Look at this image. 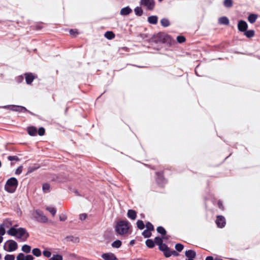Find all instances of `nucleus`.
I'll return each mask as SVG.
<instances>
[{"mask_svg":"<svg viewBox=\"0 0 260 260\" xmlns=\"http://www.w3.org/2000/svg\"><path fill=\"white\" fill-rule=\"evenodd\" d=\"M130 226V223L127 220H120L116 223L115 231L119 235H123L127 233Z\"/></svg>","mask_w":260,"mask_h":260,"instance_id":"obj_1","label":"nucleus"},{"mask_svg":"<svg viewBox=\"0 0 260 260\" xmlns=\"http://www.w3.org/2000/svg\"><path fill=\"white\" fill-rule=\"evenodd\" d=\"M152 42L155 43H169L171 41V38L164 32H158L154 35L151 38Z\"/></svg>","mask_w":260,"mask_h":260,"instance_id":"obj_2","label":"nucleus"},{"mask_svg":"<svg viewBox=\"0 0 260 260\" xmlns=\"http://www.w3.org/2000/svg\"><path fill=\"white\" fill-rule=\"evenodd\" d=\"M18 184V182L16 178L12 177L7 181L5 186V190L8 192L13 193L16 190Z\"/></svg>","mask_w":260,"mask_h":260,"instance_id":"obj_3","label":"nucleus"},{"mask_svg":"<svg viewBox=\"0 0 260 260\" xmlns=\"http://www.w3.org/2000/svg\"><path fill=\"white\" fill-rule=\"evenodd\" d=\"M27 132L31 136H36L37 134L40 136H44L45 134V129L44 127H41L37 131L36 127L30 126L27 127Z\"/></svg>","mask_w":260,"mask_h":260,"instance_id":"obj_4","label":"nucleus"},{"mask_svg":"<svg viewBox=\"0 0 260 260\" xmlns=\"http://www.w3.org/2000/svg\"><path fill=\"white\" fill-rule=\"evenodd\" d=\"M155 175L156 176L155 180L158 185L163 186L167 183V181L164 176V171L156 172Z\"/></svg>","mask_w":260,"mask_h":260,"instance_id":"obj_5","label":"nucleus"},{"mask_svg":"<svg viewBox=\"0 0 260 260\" xmlns=\"http://www.w3.org/2000/svg\"><path fill=\"white\" fill-rule=\"evenodd\" d=\"M140 4L146 7L147 10L151 11L154 9L155 2L154 0H141Z\"/></svg>","mask_w":260,"mask_h":260,"instance_id":"obj_6","label":"nucleus"},{"mask_svg":"<svg viewBox=\"0 0 260 260\" xmlns=\"http://www.w3.org/2000/svg\"><path fill=\"white\" fill-rule=\"evenodd\" d=\"M215 223L219 228H223L226 224L225 218L223 216L218 215L216 216Z\"/></svg>","mask_w":260,"mask_h":260,"instance_id":"obj_7","label":"nucleus"},{"mask_svg":"<svg viewBox=\"0 0 260 260\" xmlns=\"http://www.w3.org/2000/svg\"><path fill=\"white\" fill-rule=\"evenodd\" d=\"M17 234L18 235H17L16 236L18 238H21L22 237H24V241H25L29 237V234L28 233V232L24 228H20L18 229Z\"/></svg>","mask_w":260,"mask_h":260,"instance_id":"obj_8","label":"nucleus"},{"mask_svg":"<svg viewBox=\"0 0 260 260\" xmlns=\"http://www.w3.org/2000/svg\"><path fill=\"white\" fill-rule=\"evenodd\" d=\"M8 108L12 111H18L20 112H28V110L26 109L24 107L19 106H9Z\"/></svg>","mask_w":260,"mask_h":260,"instance_id":"obj_9","label":"nucleus"},{"mask_svg":"<svg viewBox=\"0 0 260 260\" xmlns=\"http://www.w3.org/2000/svg\"><path fill=\"white\" fill-rule=\"evenodd\" d=\"M248 28V24L246 21L240 20L238 23V29L240 31L245 32Z\"/></svg>","mask_w":260,"mask_h":260,"instance_id":"obj_10","label":"nucleus"},{"mask_svg":"<svg viewBox=\"0 0 260 260\" xmlns=\"http://www.w3.org/2000/svg\"><path fill=\"white\" fill-rule=\"evenodd\" d=\"M160 251L163 252L165 257L168 258L171 256L172 250L166 244L159 249Z\"/></svg>","mask_w":260,"mask_h":260,"instance_id":"obj_11","label":"nucleus"},{"mask_svg":"<svg viewBox=\"0 0 260 260\" xmlns=\"http://www.w3.org/2000/svg\"><path fill=\"white\" fill-rule=\"evenodd\" d=\"M8 242V249L7 251L11 252L16 250L18 248V244L14 240H9Z\"/></svg>","mask_w":260,"mask_h":260,"instance_id":"obj_12","label":"nucleus"},{"mask_svg":"<svg viewBox=\"0 0 260 260\" xmlns=\"http://www.w3.org/2000/svg\"><path fill=\"white\" fill-rule=\"evenodd\" d=\"M36 213L37 215L40 218V219L38 220V221L43 223H46L48 221L47 217L44 215L43 212L39 210H36Z\"/></svg>","mask_w":260,"mask_h":260,"instance_id":"obj_13","label":"nucleus"},{"mask_svg":"<svg viewBox=\"0 0 260 260\" xmlns=\"http://www.w3.org/2000/svg\"><path fill=\"white\" fill-rule=\"evenodd\" d=\"M102 257L104 260H117L115 255L111 252L103 253L102 255Z\"/></svg>","mask_w":260,"mask_h":260,"instance_id":"obj_14","label":"nucleus"},{"mask_svg":"<svg viewBox=\"0 0 260 260\" xmlns=\"http://www.w3.org/2000/svg\"><path fill=\"white\" fill-rule=\"evenodd\" d=\"M154 244H156L158 246V249L159 250L162 248L164 245H166V244L163 243V240L162 238H160L159 237H156L154 238Z\"/></svg>","mask_w":260,"mask_h":260,"instance_id":"obj_15","label":"nucleus"},{"mask_svg":"<svg viewBox=\"0 0 260 260\" xmlns=\"http://www.w3.org/2000/svg\"><path fill=\"white\" fill-rule=\"evenodd\" d=\"M24 75L26 83L30 84L34 81L35 76L32 73H25Z\"/></svg>","mask_w":260,"mask_h":260,"instance_id":"obj_16","label":"nucleus"},{"mask_svg":"<svg viewBox=\"0 0 260 260\" xmlns=\"http://www.w3.org/2000/svg\"><path fill=\"white\" fill-rule=\"evenodd\" d=\"M127 215L131 219L135 220L137 217V212L134 210L129 209L127 211Z\"/></svg>","mask_w":260,"mask_h":260,"instance_id":"obj_17","label":"nucleus"},{"mask_svg":"<svg viewBox=\"0 0 260 260\" xmlns=\"http://www.w3.org/2000/svg\"><path fill=\"white\" fill-rule=\"evenodd\" d=\"M132 10L129 7H126L121 9L120 14L121 15L126 16L132 13Z\"/></svg>","mask_w":260,"mask_h":260,"instance_id":"obj_18","label":"nucleus"},{"mask_svg":"<svg viewBox=\"0 0 260 260\" xmlns=\"http://www.w3.org/2000/svg\"><path fill=\"white\" fill-rule=\"evenodd\" d=\"M185 254L188 258H194L196 257V253L192 250H186Z\"/></svg>","mask_w":260,"mask_h":260,"instance_id":"obj_19","label":"nucleus"},{"mask_svg":"<svg viewBox=\"0 0 260 260\" xmlns=\"http://www.w3.org/2000/svg\"><path fill=\"white\" fill-rule=\"evenodd\" d=\"M258 17L257 15L255 14H250L248 17V20L250 23H254Z\"/></svg>","mask_w":260,"mask_h":260,"instance_id":"obj_20","label":"nucleus"},{"mask_svg":"<svg viewBox=\"0 0 260 260\" xmlns=\"http://www.w3.org/2000/svg\"><path fill=\"white\" fill-rule=\"evenodd\" d=\"M158 17L156 16H151L148 17V21L149 23L156 24L157 23Z\"/></svg>","mask_w":260,"mask_h":260,"instance_id":"obj_21","label":"nucleus"},{"mask_svg":"<svg viewBox=\"0 0 260 260\" xmlns=\"http://www.w3.org/2000/svg\"><path fill=\"white\" fill-rule=\"evenodd\" d=\"M229 22V20L226 17H222L218 19V23L220 24L228 25Z\"/></svg>","mask_w":260,"mask_h":260,"instance_id":"obj_22","label":"nucleus"},{"mask_svg":"<svg viewBox=\"0 0 260 260\" xmlns=\"http://www.w3.org/2000/svg\"><path fill=\"white\" fill-rule=\"evenodd\" d=\"M18 233V229H16L13 227L11 228L8 231L7 233L9 235L15 236H17Z\"/></svg>","mask_w":260,"mask_h":260,"instance_id":"obj_23","label":"nucleus"},{"mask_svg":"<svg viewBox=\"0 0 260 260\" xmlns=\"http://www.w3.org/2000/svg\"><path fill=\"white\" fill-rule=\"evenodd\" d=\"M104 36L108 40H111L115 38V34L111 31H108L105 32Z\"/></svg>","mask_w":260,"mask_h":260,"instance_id":"obj_24","label":"nucleus"},{"mask_svg":"<svg viewBox=\"0 0 260 260\" xmlns=\"http://www.w3.org/2000/svg\"><path fill=\"white\" fill-rule=\"evenodd\" d=\"M255 32L253 30H246L244 32V35L248 38H251L254 36Z\"/></svg>","mask_w":260,"mask_h":260,"instance_id":"obj_25","label":"nucleus"},{"mask_svg":"<svg viewBox=\"0 0 260 260\" xmlns=\"http://www.w3.org/2000/svg\"><path fill=\"white\" fill-rule=\"evenodd\" d=\"M145 244L149 248H152L155 246L154 241L152 239H147L145 242Z\"/></svg>","mask_w":260,"mask_h":260,"instance_id":"obj_26","label":"nucleus"},{"mask_svg":"<svg viewBox=\"0 0 260 260\" xmlns=\"http://www.w3.org/2000/svg\"><path fill=\"white\" fill-rule=\"evenodd\" d=\"M156 230H157V232L158 233H159L160 234H161L162 236H165L166 235L167 232H166V230L162 226H158Z\"/></svg>","mask_w":260,"mask_h":260,"instance_id":"obj_27","label":"nucleus"},{"mask_svg":"<svg viewBox=\"0 0 260 260\" xmlns=\"http://www.w3.org/2000/svg\"><path fill=\"white\" fill-rule=\"evenodd\" d=\"M121 244H122V243H121V241H120L119 240H117L114 241L112 243L111 245L114 248H118L121 246Z\"/></svg>","mask_w":260,"mask_h":260,"instance_id":"obj_28","label":"nucleus"},{"mask_svg":"<svg viewBox=\"0 0 260 260\" xmlns=\"http://www.w3.org/2000/svg\"><path fill=\"white\" fill-rule=\"evenodd\" d=\"M134 11H135L136 15L137 16H141L143 14V12L142 8L140 7H137L134 9Z\"/></svg>","mask_w":260,"mask_h":260,"instance_id":"obj_29","label":"nucleus"},{"mask_svg":"<svg viewBox=\"0 0 260 260\" xmlns=\"http://www.w3.org/2000/svg\"><path fill=\"white\" fill-rule=\"evenodd\" d=\"M161 24L164 27L169 26L170 25V23L168 19L166 18H163L160 20Z\"/></svg>","mask_w":260,"mask_h":260,"instance_id":"obj_30","label":"nucleus"},{"mask_svg":"<svg viewBox=\"0 0 260 260\" xmlns=\"http://www.w3.org/2000/svg\"><path fill=\"white\" fill-rule=\"evenodd\" d=\"M22 250L26 253H29L31 250V247L26 244L24 245L22 247Z\"/></svg>","mask_w":260,"mask_h":260,"instance_id":"obj_31","label":"nucleus"},{"mask_svg":"<svg viewBox=\"0 0 260 260\" xmlns=\"http://www.w3.org/2000/svg\"><path fill=\"white\" fill-rule=\"evenodd\" d=\"M32 254L36 256H40L41 255V251L40 249L36 248L32 250Z\"/></svg>","mask_w":260,"mask_h":260,"instance_id":"obj_32","label":"nucleus"},{"mask_svg":"<svg viewBox=\"0 0 260 260\" xmlns=\"http://www.w3.org/2000/svg\"><path fill=\"white\" fill-rule=\"evenodd\" d=\"M137 225L139 229L143 230L145 228V224L142 220H138L137 222Z\"/></svg>","mask_w":260,"mask_h":260,"instance_id":"obj_33","label":"nucleus"},{"mask_svg":"<svg viewBox=\"0 0 260 260\" xmlns=\"http://www.w3.org/2000/svg\"><path fill=\"white\" fill-rule=\"evenodd\" d=\"M151 231L148 230H145L143 233H142V235L144 236V237L145 238H149L151 236Z\"/></svg>","mask_w":260,"mask_h":260,"instance_id":"obj_34","label":"nucleus"},{"mask_svg":"<svg viewBox=\"0 0 260 260\" xmlns=\"http://www.w3.org/2000/svg\"><path fill=\"white\" fill-rule=\"evenodd\" d=\"M46 209L47 211H48L52 214V215L53 216H54L55 215L56 212V210L55 208L51 207H47Z\"/></svg>","mask_w":260,"mask_h":260,"instance_id":"obj_35","label":"nucleus"},{"mask_svg":"<svg viewBox=\"0 0 260 260\" xmlns=\"http://www.w3.org/2000/svg\"><path fill=\"white\" fill-rule=\"evenodd\" d=\"M223 4L225 7L231 8L233 6V1L232 0H224Z\"/></svg>","mask_w":260,"mask_h":260,"instance_id":"obj_36","label":"nucleus"},{"mask_svg":"<svg viewBox=\"0 0 260 260\" xmlns=\"http://www.w3.org/2000/svg\"><path fill=\"white\" fill-rule=\"evenodd\" d=\"M63 258L61 255L54 254L53 256L49 259V260H62Z\"/></svg>","mask_w":260,"mask_h":260,"instance_id":"obj_37","label":"nucleus"},{"mask_svg":"<svg viewBox=\"0 0 260 260\" xmlns=\"http://www.w3.org/2000/svg\"><path fill=\"white\" fill-rule=\"evenodd\" d=\"M43 190L45 192H48L49 191L50 185L48 183H44L43 184Z\"/></svg>","mask_w":260,"mask_h":260,"instance_id":"obj_38","label":"nucleus"},{"mask_svg":"<svg viewBox=\"0 0 260 260\" xmlns=\"http://www.w3.org/2000/svg\"><path fill=\"white\" fill-rule=\"evenodd\" d=\"M175 248L177 251L181 252L183 250L184 246L182 244L177 243L175 245Z\"/></svg>","mask_w":260,"mask_h":260,"instance_id":"obj_39","label":"nucleus"},{"mask_svg":"<svg viewBox=\"0 0 260 260\" xmlns=\"http://www.w3.org/2000/svg\"><path fill=\"white\" fill-rule=\"evenodd\" d=\"M39 167H40L39 166H37L36 167H35V166L29 167L28 168L27 174H30V173H32V172L37 170Z\"/></svg>","mask_w":260,"mask_h":260,"instance_id":"obj_40","label":"nucleus"},{"mask_svg":"<svg viewBox=\"0 0 260 260\" xmlns=\"http://www.w3.org/2000/svg\"><path fill=\"white\" fill-rule=\"evenodd\" d=\"M8 159L10 161H18L20 160V159L18 158V157L16 155L9 156L8 157Z\"/></svg>","mask_w":260,"mask_h":260,"instance_id":"obj_41","label":"nucleus"},{"mask_svg":"<svg viewBox=\"0 0 260 260\" xmlns=\"http://www.w3.org/2000/svg\"><path fill=\"white\" fill-rule=\"evenodd\" d=\"M146 229L150 231H154V226L150 222H147L146 224Z\"/></svg>","mask_w":260,"mask_h":260,"instance_id":"obj_42","label":"nucleus"},{"mask_svg":"<svg viewBox=\"0 0 260 260\" xmlns=\"http://www.w3.org/2000/svg\"><path fill=\"white\" fill-rule=\"evenodd\" d=\"M185 38L182 36H179L177 37V41L179 43H183L185 41Z\"/></svg>","mask_w":260,"mask_h":260,"instance_id":"obj_43","label":"nucleus"},{"mask_svg":"<svg viewBox=\"0 0 260 260\" xmlns=\"http://www.w3.org/2000/svg\"><path fill=\"white\" fill-rule=\"evenodd\" d=\"M15 256L14 255L6 254L5 256V260H14Z\"/></svg>","mask_w":260,"mask_h":260,"instance_id":"obj_44","label":"nucleus"},{"mask_svg":"<svg viewBox=\"0 0 260 260\" xmlns=\"http://www.w3.org/2000/svg\"><path fill=\"white\" fill-rule=\"evenodd\" d=\"M25 255L22 253H20L17 256V260H25Z\"/></svg>","mask_w":260,"mask_h":260,"instance_id":"obj_45","label":"nucleus"},{"mask_svg":"<svg viewBox=\"0 0 260 260\" xmlns=\"http://www.w3.org/2000/svg\"><path fill=\"white\" fill-rule=\"evenodd\" d=\"M43 255L46 257H50L51 255V253L50 251L48 250H44L43 252Z\"/></svg>","mask_w":260,"mask_h":260,"instance_id":"obj_46","label":"nucleus"},{"mask_svg":"<svg viewBox=\"0 0 260 260\" xmlns=\"http://www.w3.org/2000/svg\"><path fill=\"white\" fill-rule=\"evenodd\" d=\"M69 33H70V35L74 36V37L76 36V35L78 34L77 29H73L70 30Z\"/></svg>","mask_w":260,"mask_h":260,"instance_id":"obj_47","label":"nucleus"},{"mask_svg":"<svg viewBox=\"0 0 260 260\" xmlns=\"http://www.w3.org/2000/svg\"><path fill=\"white\" fill-rule=\"evenodd\" d=\"M23 167L22 166H19L16 170L15 174L17 175L20 174L22 171Z\"/></svg>","mask_w":260,"mask_h":260,"instance_id":"obj_48","label":"nucleus"},{"mask_svg":"<svg viewBox=\"0 0 260 260\" xmlns=\"http://www.w3.org/2000/svg\"><path fill=\"white\" fill-rule=\"evenodd\" d=\"M217 205H218V208L220 210H224V206H223V205L222 204V202L221 201H218Z\"/></svg>","mask_w":260,"mask_h":260,"instance_id":"obj_49","label":"nucleus"},{"mask_svg":"<svg viewBox=\"0 0 260 260\" xmlns=\"http://www.w3.org/2000/svg\"><path fill=\"white\" fill-rule=\"evenodd\" d=\"M67 219V216L66 215L62 214L59 215L60 221H65Z\"/></svg>","mask_w":260,"mask_h":260,"instance_id":"obj_50","label":"nucleus"},{"mask_svg":"<svg viewBox=\"0 0 260 260\" xmlns=\"http://www.w3.org/2000/svg\"><path fill=\"white\" fill-rule=\"evenodd\" d=\"M87 218V214L84 213V214H81L80 215V219L81 220H85L86 218Z\"/></svg>","mask_w":260,"mask_h":260,"instance_id":"obj_51","label":"nucleus"},{"mask_svg":"<svg viewBox=\"0 0 260 260\" xmlns=\"http://www.w3.org/2000/svg\"><path fill=\"white\" fill-rule=\"evenodd\" d=\"M66 239L69 241H73L74 237L72 236H67Z\"/></svg>","mask_w":260,"mask_h":260,"instance_id":"obj_52","label":"nucleus"},{"mask_svg":"<svg viewBox=\"0 0 260 260\" xmlns=\"http://www.w3.org/2000/svg\"><path fill=\"white\" fill-rule=\"evenodd\" d=\"M34 258L31 255H27L25 257V260H34Z\"/></svg>","mask_w":260,"mask_h":260,"instance_id":"obj_53","label":"nucleus"},{"mask_svg":"<svg viewBox=\"0 0 260 260\" xmlns=\"http://www.w3.org/2000/svg\"><path fill=\"white\" fill-rule=\"evenodd\" d=\"M5 234V230L4 228H0V236L4 235Z\"/></svg>","mask_w":260,"mask_h":260,"instance_id":"obj_54","label":"nucleus"},{"mask_svg":"<svg viewBox=\"0 0 260 260\" xmlns=\"http://www.w3.org/2000/svg\"><path fill=\"white\" fill-rule=\"evenodd\" d=\"M179 255V253L178 252H177L175 250H172L171 255H173L174 256H177Z\"/></svg>","mask_w":260,"mask_h":260,"instance_id":"obj_55","label":"nucleus"},{"mask_svg":"<svg viewBox=\"0 0 260 260\" xmlns=\"http://www.w3.org/2000/svg\"><path fill=\"white\" fill-rule=\"evenodd\" d=\"M66 180H67L66 178H63V179H62L60 178L59 177H57V180H58V182H64V181H66Z\"/></svg>","mask_w":260,"mask_h":260,"instance_id":"obj_56","label":"nucleus"},{"mask_svg":"<svg viewBox=\"0 0 260 260\" xmlns=\"http://www.w3.org/2000/svg\"><path fill=\"white\" fill-rule=\"evenodd\" d=\"M205 260H214V258L211 256H208L206 257Z\"/></svg>","mask_w":260,"mask_h":260,"instance_id":"obj_57","label":"nucleus"},{"mask_svg":"<svg viewBox=\"0 0 260 260\" xmlns=\"http://www.w3.org/2000/svg\"><path fill=\"white\" fill-rule=\"evenodd\" d=\"M162 240L163 239H165V240H168L169 239V236H166V235H165V236H162Z\"/></svg>","mask_w":260,"mask_h":260,"instance_id":"obj_58","label":"nucleus"},{"mask_svg":"<svg viewBox=\"0 0 260 260\" xmlns=\"http://www.w3.org/2000/svg\"><path fill=\"white\" fill-rule=\"evenodd\" d=\"M135 243V240H131L129 242V244L131 245H133V244H134Z\"/></svg>","mask_w":260,"mask_h":260,"instance_id":"obj_59","label":"nucleus"},{"mask_svg":"<svg viewBox=\"0 0 260 260\" xmlns=\"http://www.w3.org/2000/svg\"><path fill=\"white\" fill-rule=\"evenodd\" d=\"M23 78L22 76H19L18 77V80L19 81H21L23 80Z\"/></svg>","mask_w":260,"mask_h":260,"instance_id":"obj_60","label":"nucleus"},{"mask_svg":"<svg viewBox=\"0 0 260 260\" xmlns=\"http://www.w3.org/2000/svg\"><path fill=\"white\" fill-rule=\"evenodd\" d=\"M3 237H2V236H0V243H1L3 241Z\"/></svg>","mask_w":260,"mask_h":260,"instance_id":"obj_61","label":"nucleus"},{"mask_svg":"<svg viewBox=\"0 0 260 260\" xmlns=\"http://www.w3.org/2000/svg\"><path fill=\"white\" fill-rule=\"evenodd\" d=\"M186 260H194L193 258H188V259H186Z\"/></svg>","mask_w":260,"mask_h":260,"instance_id":"obj_62","label":"nucleus"},{"mask_svg":"<svg viewBox=\"0 0 260 260\" xmlns=\"http://www.w3.org/2000/svg\"><path fill=\"white\" fill-rule=\"evenodd\" d=\"M162 0H158V1L159 2H161Z\"/></svg>","mask_w":260,"mask_h":260,"instance_id":"obj_63","label":"nucleus"}]
</instances>
